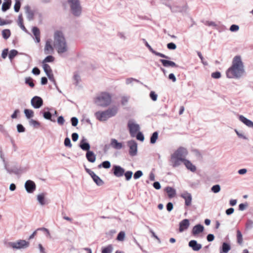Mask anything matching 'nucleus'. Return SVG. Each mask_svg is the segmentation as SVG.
Here are the masks:
<instances>
[{"instance_id":"nucleus-19","label":"nucleus","mask_w":253,"mask_h":253,"mask_svg":"<svg viewBox=\"0 0 253 253\" xmlns=\"http://www.w3.org/2000/svg\"><path fill=\"white\" fill-rule=\"evenodd\" d=\"M189 247L192 249L194 251H199L202 248V245L198 244L197 241L193 240H191L188 243Z\"/></svg>"},{"instance_id":"nucleus-47","label":"nucleus","mask_w":253,"mask_h":253,"mask_svg":"<svg viewBox=\"0 0 253 253\" xmlns=\"http://www.w3.org/2000/svg\"><path fill=\"white\" fill-rule=\"evenodd\" d=\"M133 173L131 171H126L124 172V175L125 176L126 179L127 181L129 180L132 176Z\"/></svg>"},{"instance_id":"nucleus-5","label":"nucleus","mask_w":253,"mask_h":253,"mask_svg":"<svg viewBox=\"0 0 253 253\" xmlns=\"http://www.w3.org/2000/svg\"><path fill=\"white\" fill-rule=\"evenodd\" d=\"M162 2L169 7L173 12H185L187 9L186 4L181 5L184 4V0H162Z\"/></svg>"},{"instance_id":"nucleus-17","label":"nucleus","mask_w":253,"mask_h":253,"mask_svg":"<svg viewBox=\"0 0 253 253\" xmlns=\"http://www.w3.org/2000/svg\"><path fill=\"white\" fill-rule=\"evenodd\" d=\"M204 230V227L203 225L200 224H198L194 226L192 230V234L195 236L203 232Z\"/></svg>"},{"instance_id":"nucleus-12","label":"nucleus","mask_w":253,"mask_h":253,"mask_svg":"<svg viewBox=\"0 0 253 253\" xmlns=\"http://www.w3.org/2000/svg\"><path fill=\"white\" fill-rule=\"evenodd\" d=\"M25 188L28 193H32L36 190V185L33 181L28 180L25 183Z\"/></svg>"},{"instance_id":"nucleus-61","label":"nucleus","mask_w":253,"mask_h":253,"mask_svg":"<svg viewBox=\"0 0 253 253\" xmlns=\"http://www.w3.org/2000/svg\"><path fill=\"white\" fill-rule=\"evenodd\" d=\"M57 121L60 126H62L64 124L65 120L62 116H60L58 117Z\"/></svg>"},{"instance_id":"nucleus-63","label":"nucleus","mask_w":253,"mask_h":253,"mask_svg":"<svg viewBox=\"0 0 253 253\" xmlns=\"http://www.w3.org/2000/svg\"><path fill=\"white\" fill-rule=\"evenodd\" d=\"M85 170V171L92 178L94 177L96 175L95 173L91 170L90 169L86 168L84 166Z\"/></svg>"},{"instance_id":"nucleus-16","label":"nucleus","mask_w":253,"mask_h":253,"mask_svg":"<svg viewBox=\"0 0 253 253\" xmlns=\"http://www.w3.org/2000/svg\"><path fill=\"white\" fill-rule=\"evenodd\" d=\"M79 147L84 151H86V152L90 151V145L87 141V139L84 137H83L81 140Z\"/></svg>"},{"instance_id":"nucleus-18","label":"nucleus","mask_w":253,"mask_h":253,"mask_svg":"<svg viewBox=\"0 0 253 253\" xmlns=\"http://www.w3.org/2000/svg\"><path fill=\"white\" fill-rule=\"evenodd\" d=\"M109 146L116 150H120L123 147V143L122 142H119L118 140L115 138L111 139Z\"/></svg>"},{"instance_id":"nucleus-1","label":"nucleus","mask_w":253,"mask_h":253,"mask_svg":"<svg viewBox=\"0 0 253 253\" xmlns=\"http://www.w3.org/2000/svg\"><path fill=\"white\" fill-rule=\"evenodd\" d=\"M244 72V65L241 56H235L231 66L226 71L227 77L229 79H239L242 76Z\"/></svg>"},{"instance_id":"nucleus-34","label":"nucleus","mask_w":253,"mask_h":253,"mask_svg":"<svg viewBox=\"0 0 253 253\" xmlns=\"http://www.w3.org/2000/svg\"><path fill=\"white\" fill-rule=\"evenodd\" d=\"M45 194V193H41L40 194H39L37 196V200L39 203L42 205H44L45 204V202L44 201V196Z\"/></svg>"},{"instance_id":"nucleus-46","label":"nucleus","mask_w":253,"mask_h":253,"mask_svg":"<svg viewBox=\"0 0 253 253\" xmlns=\"http://www.w3.org/2000/svg\"><path fill=\"white\" fill-rule=\"evenodd\" d=\"M125 237V233L124 231H121L119 233L117 237V240L120 241L124 240Z\"/></svg>"},{"instance_id":"nucleus-23","label":"nucleus","mask_w":253,"mask_h":253,"mask_svg":"<svg viewBox=\"0 0 253 253\" xmlns=\"http://www.w3.org/2000/svg\"><path fill=\"white\" fill-rule=\"evenodd\" d=\"M32 32L35 36V41L37 43H39L40 39V31L37 27H34L32 28Z\"/></svg>"},{"instance_id":"nucleus-53","label":"nucleus","mask_w":253,"mask_h":253,"mask_svg":"<svg viewBox=\"0 0 253 253\" xmlns=\"http://www.w3.org/2000/svg\"><path fill=\"white\" fill-rule=\"evenodd\" d=\"M74 81H75V84L77 85L81 81L80 76L77 73H75L74 75Z\"/></svg>"},{"instance_id":"nucleus-37","label":"nucleus","mask_w":253,"mask_h":253,"mask_svg":"<svg viewBox=\"0 0 253 253\" xmlns=\"http://www.w3.org/2000/svg\"><path fill=\"white\" fill-rule=\"evenodd\" d=\"M94 182L98 186H102L104 184V181L97 175L92 178Z\"/></svg>"},{"instance_id":"nucleus-42","label":"nucleus","mask_w":253,"mask_h":253,"mask_svg":"<svg viewBox=\"0 0 253 253\" xmlns=\"http://www.w3.org/2000/svg\"><path fill=\"white\" fill-rule=\"evenodd\" d=\"M49 80V81L50 82H51L54 85H55V88L60 92H61V91L59 90V89L58 88V86L57 85V84H56V82L55 81V80L54 78V76H53V74H51L50 75H49L48 76H47Z\"/></svg>"},{"instance_id":"nucleus-10","label":"nucleus","mask_w":253,"mask_h":253,"mask_svg":"<svg viewBox=\"0 0 253 253\" xmlns=\"http://www.w3.org/2000/svg\"><path fill=\"white\" fill-rule=\"evenodd\" d=\"M127 145L129 147V154L131 156H135L137 154V144L133 140L127 142Z\"/></svg>"},{"instance_id":"nucleus-24","label":"nucleus","mask_w":253,"mask_h":253,"mask_svg":"<svg viewBox=\"0 0 253 253\" xmlns=\"http://www.w3.org/2000/svg\"><path fill=\"white\" fill-rule=\"evenodd\" d=\"M239 120L249 127L253 128V122L242 115L239 116Z\"/></svg>"},{"instance_id":"nucleus-7","label":"nucleus","mask_w":253,"mask_h":253,"mask_svg":"<svg viewBox=\"0 0 253 253\" xmlns=\"http://www.w3.org/2000/svg\"><path fill=\"white\" fill-rule=\"evenodd\" d=\"M29 242L24 240H19L16 242H9L7 243L8 247L15 250L26 249L29 246Z\"/></svg>"},{"instance_id":"nucleus-14","label":"nucleus","mask_w":253,"mask_h":253,"mask_svg":"<svg viewBox=\"0 0 253 253\" xmlns=\"http://www.w3.org/2000/svg\"><path fill=\"white\" fill-rule=\"evenodd\" d=\"M31 104L35 109L39 108L43 104V101L39 96H34L31 101Z\"/></svg>"},{"instance_id":"nucleus-6","label":"nucleus","mask_w":253,"mask_h":253,"mask_svg":"<svg viewBox=\"0 0 253 253\" xmlns=\"http://www.w3.org/2000/svg\"><path fill=\"white\" fill-rule=\"evenodd\" d=\"M71 13L73 15L79 17L82 13V6L79 0H68Z\"/></svg>"},{"instance_id":"nucleus-60","label":"nucleus","mask_w":253,"mask_h":253,"mask_svg":"<svg viewBox=\"0 0 253 253\" xmlns=\"http://www.w3.org/2000/svg\"><path fill=\"white\" fill-rule=\"evenodd\" d=\"M17 131L19 133L25 131V128L21 124H18L17 125Z\"/></svg>"},{"instance_id":"nucleus-56","label":"nucleus","mask_w":253,"mask_h":253,"mask_svg":"<svg viewBox=\"0 0 253 253\" xmlns=\"http://www.w3.org/2000/svg\"><path fill=\"white\" fill-rule=\"evenodd\" d=\"M146 227L149 229L150 232L152 234V236L156 239L159 243H161V240L160 238L155 234V232L147 225H146Z\"/></svg>"},{"instance_id":"nucleus-8","label":"nucleus","mask_w":253,"mask_h":253,"mask_svg":"<svg viewBox=\"0 0 253 253\" xmlns=\"http://www.w3.org/2000/svg\"><path fill=\"white\" fill-rule=\"evenodd\" d=\"M117 112H96L95 116L100 121H106L109 118L115 116Z\"/></svg>"},{"instance_id":"nucleus-57","label":"nucleus","mask_w":253,"mask_h":253,"mask_svg":"<svg viewBox=\"0 0 253 253\" xmlns=\"http://www.w3.org/2000/svg\"><path fill=\"white\" fill-rule=\"evenodd\" d=\"M79 121L77 118L73 117L71 119V123L73 126H76L78 124Z\"/></svg>"},{"instance_id":"nucleus-4","label":"nucleus","mask_w":253,"mask_h":253,"mask_svg":"<svg viewBox=\"0 0 253 253\" xmlns=\"http://www.w3.org/2000/svg\"><path fill=\"white\" fill-rule=\"evenodd\" d=\"M54 46L59 54L65 53L68 47L63 34L61 31H56L54 35Z\"/></svg>"},{"instance_id":"nucleus-51","label":"nucleus","mask_w":253,"mask_h":253,"mask_svg":"<svg viewBox=\"0 0 253 253\" xmlns=\"http://www.w3.org/2000/svg\"><path fill=\"white\" fill-rule=\"evenodd\" d=\"M15 4H14V11L16 12H19L20 9V7H21V1H19V0H15Z\"/></svg>"},{"instance_id":"nucleus-29","label":"nucleus","mask_w":253,"mask_h":253,"mask_svg":"<svg viewBox=\"0 0 253 253\" xmlns=\"http://www.w3.org/2000/svg\"><path fill=\"white\" fill-rule=\"evenodd\" d=\"M231 250L230 245L226 242H223L220 252L227 253Z\"/></svg>"},{"instance_id":"nucleus-36","label":"nucleus","mask_w":253,"mask_h":253,"mask_svg":"<svg viewBox=\"0 0 253 253\" xmlns=\"http://www.w3.org/2000/svg\"><path fill=\"white\" fill-rule=\"evenodd\" d=\"M4 169H6L7 172L8 173H14L15 174H19V169H18L16 168L10 169L7 168V164H5V166H4Z\"/></svg>"},{"instance_id":"nucleus-35","label":"nucleus","mask_w":253,"mask_h":253,"mask_svg":"<svg viewBox=\"0 0 253 253\" xmlns=\"http://www.w3.org/2000/svg\"><path fill=\"white\" fill-rule=\"evenodd\" d=\"M43 117L47 120H50L52 122H55V120L54 118H52V115L51 114L50 112H43Z\"/></svg>"},{"instance_id":"nucleus-3","label":"nucleus","mask_w":253,"mask_h":253,"mask_svg":"<svg viewBox=\"0 0 253 253\" xmlns=\"http://www.w3.org/2000/svg\"><path fill=\"white\" fill-rule=\"evenodd\" d=\"M111 94L107 91H101L96 94L93 98L94 103L97 106L105 108L112 103Z\"/></svg>"},{"instance_id":"nucleus-26","label":"nucleus","mask_w":253,"mask_h":253,"mask_svg":"<svg viewBox=\"0 0 253 253\" xmlns=\"http://www.w3.org/2000/svg\"><path fill=\"white\" fill-rule=\"evenodd\" d=\"M186 168L192 172H195L196 170V167L190 161L186 159L183 162Z\"/></svg>"},{"instance_id":"nucleus-48","label":"nucleus","mask_w":253,"mask_h":253,"mask_svg":"<svg viewBox=\"0 0 253 253\" xmlns=\"http://www.w3.org/2000/svg\"><path fill=\"white\" fill-rule=\"evenodd\" d=\"M253 227V221L251 219H248L246 223V229L250 230Z\"/></svg>"},{"instance_id":"nucleus-45","label":"nucleus","mask_w":253,"mask_h":253,"mask_svg":"<svg viewBox=\"0 0 253 253\" xmlns=\"http://www.w3.org/2000/svg\"><path fill=\"white\" fill-rule=\"evenodd\" d=\"M136 139L141 142H143L144 140V136L143 133L141 131H138L135 134Z\"/></svg>"},{"instance_id":"nucleus-33","label":"nucleus","mask_w":253,"mask_h":253,"mask_svg":"<svg viewBox=\"0 0 253 253\" xmlns=\"http://www.w3.org/2000/svg\"><path fill=\"white\" fill-rule=\"evenodd\" d=\"M42 66L43 70L47 76L52 74V70L48 64H43Z\"/></svg>"},{"instance_id":"nucleus-54","label":"nucleus","mask_w":253,"mask_h":253,"mask_svg":"<svg viewBox=\"0 0 253 253\" xmlns=\"http://www.w3.org/2000/svg\"><path fill=\"white\" fill-rule=\"evenodd\" d=\"M149 95H150V97L153 101H155L157 100L158 95L155 93V91H151L150 92Z\"/></svg>"},{"instance_id":"nucleus-64","label":"nucleus","mask_w":253,"mask_h":253,"mask_svg":"<svg viewBox=\"0 0 253 253\" xmlns=\"http://www.w3.org/2000/svg\"><path fill=\"white\" fill-rule=\"evenodd\" d=\"M133 82H136L137 83L139 82V81L137 79H134L132 78H127L126 79V84H131Z\"/></svg>"},{"instance_id":"nucleus-11","label":"nucleus","mask_w":253,"mask_h":253,"mask_svg":"<svg viewBox=\"0 0 253 253\" xmlns=\"http://www.w3.org/2000/svg\"><path fill=\"white\" fill-rule=\"evenodd\" d=\"M112 171L115 176L120 177L124 175L125 169L120 166L114 165Z\"/></svg>"},{"instance_id":"nucleus-40","label":"nucleus","mask_w":253,"mask_h":253,"mask_svg":"<svg viewBox=\"0 0 253 253\" xmlns=\"http://www.w3.org/2000/svg\"><path fill=\"white\" fill-rule=\"evenodd\" d=\"M237 241L239 245H242L243 236L241 232L239 230H237Z\"/></svg>"},{"instance_id":"nucleus-15","label":"nucleus","mask_w":253,"mask_h":253,"mask_svg":"<svg viewBox=\"0 0 253 253\" xmlns=\"http://www.w3.org/2000/svg\"><path fill=\"white\" fill-rule=\"evenodd\" d=\"M180 196L184 199L185 206H190L191 205L192 197L190 193L187 191H184L180 194Z\"/></svg>"},{"instance_id":"nucleus-32","label":"nucleus","mask_w":253,"mask_h":253,"mask_svg":"<svg viewBox=\"0 0 253 253\" xmlns=\"http://www.w3.org/2000/svg\"><path fill=\"white\" fill-rule=\"evenodd\" d=\"M11 3V0H7L6 1L2 3L1 9L3 12L6 11L8 9H9L10 7Z\"/></svg>"},{"instance_id":"nucleus-22","label":"nucleus","mask_w":253,"mask_h":253,"mask_svg":"<svg viewBox=\"0 0 253 253\" xmlns=\"http://www.w3.org/2000/svg\"><path fill=\"white\" fill-rule=\"evenodd\" d=\"M160 61L162 63L163 65L165 67H177L178 65L173 61L165 59H160Z\"/></svg>"},{"instance_id":"nucleus-43","label":"nucleus","mask_w":253,"mask_h":253,"mask_svg":"<svg viewBox=\"0 0 253 253\" xmlns=\"http://www.w3.org/2000/svg\"><path fill=\"white\" fill-rule=\"evenodd\" d=\"M25 84H28L31 87H33L35 86L33 80L31 77L26 78Z\"/></svg>"},{"instance_id":"nucleus-58","label":"nucleus","mask_w":253,"mask_h":253,"mask_svg":"<svg viewBox=\"0 0 253 253\" xmlns=\"http://www.w3.org/2000/svg\"><path fill=\"white\" fill-rule=\"evenodd\" d=\"M239 26L237 25H235V24L232 25L230 26V29H229V30L232 32H236L238 31L239 30Z\"/></svg>"},{"instance_id":"nucleus-20","label":"nucleus","mask_w":253,"mask_h":253,"mask_svg":"<svg viewBox=\"0 0 253 253\" xmlns=\"http://www.w3.org/2000/svg\"><path fill=\"white\" fill-rule=\"evenodd\" d=\"M27 18L29 21H32L34 18V12L31 9L29 5H27L24 7Z\"/></svg>"},{"instance_id":"nucleus-52","label":"nucleus","mask_w":253,"mask_h":253,"mask_svg":"<svg viewBox=\"0 0 253 253\" xmlns=\"http://www.w3.org/2000/svg\"><path fill=\"white\" fill-rule=\"evenodd\" d=\"M211 190L212 192L217 193L220 191V186L218 184L214 185L211 187Z\"/></svg>"},{"instance_id":"nucleus-41","label":"nucleus","mask_w":253,"mask_h":253,"mask_svg":"<svg viewBox=\"0 0 253 253\" xmlns=\"http://www.w3.org/2000/svg\"><path fill=\"white\" fill-rule=\"evenodd\" d=\"M11 35V32L9 29H4L2 31V36L3 39L7 40L9 38Z\"/></svg>"},{"instance_id":"nucleus-28","label":"nucleus","mask_w":253,"mask_h":253,"mask_svg":"<svg viewBox=\"0 0 253 253\" xmlns=\"http://www.w3.org/2000/svg\"><path fill=\"white\" fill-rule=\"evenodd\" d=\"M165 191L167 192L169 197L170 198L174 197L176 194L175 190L170 187H167L165 189Z\"/></svg>"},{"instance_id":"nucleus-44","label":"nucleus","mask_w":253,"mask_h":253,"mask_svg":"<svg viewBox=\"0 0 253 253\" xmlns=\"http://www.w3.org/2000/svg\"><path fill=\"white\" fill-rule=\"evenodd\" d=\"M18 54V51L15 49H12L10 51L8 55L9 59L12 60Z\"/></svg>"},{"instance_id":"nucleus-2","label":"nucleus","mask_w":253,"mask_h":253,"mask_svg":"<svg viewBox=\"0 0 253 253\" xmlns=\"http://www.w3.org/2000/svg\"><path fill=\"white\" fill-rule=\"evenodd\" d=\"M188 154L187 150L184 147H180L178 148L170 156L169 162L173 168L180 165L181 162L186 160L185 157Z\"/></svg>"},{"instance_id":"nucleus-55","label":"nucleus","mask_w":253,"mask_h":253,"mask_svg":"<svg viewBox=\"0 0 253 253\" xmlns=\"http://www.w3.org/2000/svg\"><path fill=\"white\" fill-rule=\"evenodd\" d=\"M143 175V172L141 170H137L136 171L134 175H133V178L135 179H137L139 178L140 177H141Z\"/></svg>"},{"instance_id":"nucleus-39","label":"nucleus","mask_w":253,"mask_h":253,"mask_svg":"<svg viewBox=\"0 0 253 253\" xmlns=\"http://www.w3.org/2000/svg\"><path fill=\"white\" fill-rule=\"evenodd\" d=\"M29 125L33 126L34 128H38L40 126V123L37 121L33 119H30L29 120Z\"/></svg>"},{"instance_id":"nucleus-9","label":"nucleus","mask_w":253,"mask_h":253,"mask_svg":"<svg viewBox=\"0 0 253 253\" xmlns=\"http://www.w3.org/2000/svg\"><path fill=\"white\" fill-rule=\"evenodd\" d=\"M127 127L129 129L130 135L134 137L137 132L139 131L140 126L138 124L135 123L133 120H129L127 123Z\"/></svg>"},{"instance_id":"nucleus-27","label":"nucleus","mask_w":253,"mask_h":253,"mask_svg":"<svg viewBox=\"0 0 253 253\" xmlns=\"http://www.w3.org/2000/svg\"><path fill=\"white\" fill-rule=\"evenodd\" d=\"M86 158L90 163H94L96 160V155L93 151H89L86 153Z\"/></svg>"},{"instance_id":"nucleus-31","label":"nucleus","mask_w":253,"mask_h":253,"mask_svg":"<svg viewBox=\"0 0 253 253\" xmlns=\"http://www.w3.org/2000/svg\"><path fill=\"white\" fill-rule=\"evenodd\" d=\"M113 249V246L112 244H110L102 248L101 253H112Z\"/></svg>"},{"instance_id":"nucleus-49","label":"nucleus","mask_w":253,"mask_h":253,"mask_svg":"<svg viewBox=\"0 0 253 253\" xmlns=\"http://www.w3.org/2000/svg\"><path fill=\"white\" fill-rule=\"evenodd\" d=\"M54 58L52 55L46 56L42 61V64H46V62H52L54 61Z\"/></svg>"},{"instance_id":"nucleus-30","label":"nucleus","mask_w":253,"mask_h":253,"mask_svg":"<svg viewBox=\"0 0 253 253\" xmlns=\"http://www.w3.org/2000/svg\"><path fill=\"white\" fill-rule=\"evenodd\" d=\"M158 135H159L158 131H156L154 132L152 134L151 136H150V143L152 144H155L158 138Z\"/></svg>"},{"instance_id":"nucleus-50","label":"nucleus","mask_w":253,"mask_h":253,"mask_svg":"<svg viewBox=\"0 0 253 253\" xmlns=\"http://www.w3.org/2000/svg\"><path fill=\"white\" fill-rule=\"evenodd\" d=\"M215 29H216L219 32H222L227 30L226 27L223 25H217Z\"/></svg>"},{"instance_id":"nucleus-38","label":"nucleus","mask_w":253,"mask_h":253,"mask_svg":"<svg viewBox=\"0 0 253 253\" xmlns=\"http://www.w3.org/2000/svg\"><path fill=\"white\" fill-rule=\"evenodd\" d=\"M111 167V163L108 161L103 162L101 164L98 166V168L100 169L103 168L104 169H109Z\"/></svg>"},{"instance_id":"nucleus-13","label":"nucleus","mask_w":253,"mask_h":253,"mask_svg":"<svg viewBox=\"0 0 253 253\" xmlns=\"http://www.w3.org/2000/svg\"><path fill=\"white\" fill-rule=\"evenodd\" d=\"M143 42L144 43L145 45H146V46L147 47H148V48L149 49V50L152 53H153L154 54L157 55V56H158L159 57H162V58H166V59H169L170 57L163 54V53H161L160 52H158L155 50H154L152 48V47L150 45V44L148 43V42L146 41V40L144 39H143L142 40Z\"/></svg>"},{"instance_id":"nucleus-59","label":"nucleus","mask_w":253,"mask_h":253,"mask_svg":"<svg viewBox=\"0 0 253 253\" xmlns=\"http://www.w3.org/2000/svg\"><path fill=\"white\" fill-rule=\"evenodd\" d=\"M211 76L213 79H219L221 77V73L218 72H215L211 74Z\"/></svg>"},{"instance_id":"nucleus-21","label":"nucleus","mask_w":253,"mask_h":253,"mask_svg":"<svg viewBox=\"0 0 253 253\" xmlns=\"http://www.w3.org/2000/svg\"><path fill=\"white\" fill-rule=\"evenodd\" d=\"M190 225L189 220L188 219H184L179 223V231L181 232L187 229Z\"/></svg>"},{"instance_id":"nucleus-62","label":"nucleus","mask_w":253,"mask_h":253,"mask_svg":"<svg viewBox=\"0 0 253 253\" xmlns=\"http://www.w3.org/2000/svg\"><path fill=\"white\" fill-rule=\"evenodd\" d=\"M64 145L65 146L69 147L70 148L72 147L71 140L69 137L65 138L64 140Z\"/></svg>"},{"instance_id":"nucleus-25","label":"nucleus","mask_w":253,"mask_h":253,"mask_svg":"<svg viewBox=\"0 0 253 253\" xmlns=\"http://www.w3.org/2000/svg\"><path fill=\"white\" fill-rule=\"evenodd\" d=\"M53 48L51 44L49 41H47L45 42V45L44 49V53L45 54H49L53 52Z\"/></svg>"}]
</instances>
